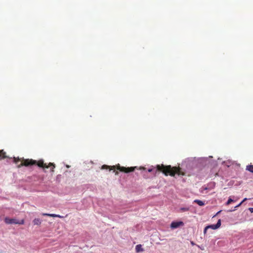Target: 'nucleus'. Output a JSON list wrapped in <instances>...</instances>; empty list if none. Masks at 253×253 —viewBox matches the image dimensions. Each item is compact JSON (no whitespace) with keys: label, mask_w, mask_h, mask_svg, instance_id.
I'll use <instances>...</instances> for the list:
<instances>
[{"label":"nucleus","mask_w":253,"mask_h":253,"mask_svg":"<svg viewBox=\"0 0 253 253\" xmlns=\"http://www.w3.org/2000/svg\"><path fill=\"white\" fill-rule=\"evenodd\" d=\"M246 170L253 173V165H250L246 167Z\"/></svg>","instance_id":"nucleus-11"},{"label":"nucleus","mask_w":253,"mask_h":253,"mask_svg":"<svg viewBox=\"0 0 253 253\" xmlns=\"http://www.w3.org/2000/svg\"><path fill=\"white\" fill-rule=\"evenodd\" d=\"M202 188L203 189V190H208V189H209V187L208 186V187H203Z\"/></svg>","instance_id":"nucleus-17"},{"label":"nucleus","mask_w":253,"mask_h":253,"mask_svg":"<svg viewBox=\"0 0 253 253\" xmlns=\"http://www.w3.org/2000/svg\"><path fill=\"white\" fill-rule=\"evenodd\" d=\"M42 215L43 216H50V217H60L61 218V216L59 215H58V214H49V213H42Z\"/></svg>","instance_id":"nucleus-8"},{"label":"nucleus","mask_w":253,"mask_h":253,"mask_svg":"<svg viewBox=\"0 0 253 253\" xmlns=\"http://www.w3.org/2000/svg\"><path fill=\"white\" fill-rule=\"evenodd\" d=\"M191 244H192V245H194V243H193V242H191Z\"/></svg>","instance_id":"nucleus-23"},{"label":"nucleus","mask_w":253,"mask_h":253,"mask_svg":"<svg viewBox=\"0 0 253 253\" xmlns=\"http://www.w3.org/2000/svg\"><path fill=\"white\" fill-rule=\"evenodd\" d=\"M102 169H109L110 170H114L115 171V169H116L118 170H119L121 172H124L125 173H128L130 172L133 171L135 169H138L137 167H131L126 168L124 167H121L119 165L117 166H109L106 165H104L101 167Z\"/></svg>","instance_id":"nucleus-3"},{"label":"nucleus","mask_w":253,"mask_h":253,"mask_svg":"<svg viewBox=\"0 0 253 253\" xmlns=\"http://www.w3.org/2000/svg\"><path fill=\"white\" fill-rule=\"evenodd\" d=\"M249 211H250L251 212H253V208H249Z\"/></svg>","instance_id":"nucleus-19"},{"label":"nucleus","mask_w":253,"mask_h":253,"mask_svg":"<svg viewBox=\"0 0 253 253\" xmlns=\"http://www.w3.org/2000/svg\"><path fill=\"white\" fill-rule=\"evenodd\" d=\"M209 228H207V226L205 228L204 230V233L205 234L207 233V231Z\"/></svg>","instance_id":"nucleus-16"},{"label":"nucleus","mask_w":253,"mask_h":253,"mask_svg":"<svg viewBox=\"0 0 253 253\" xmlns=\"http://www.w3.org/2000/svg\"><path fill=\"white\" fill-rule=\"evenodd\" d=\"M145 169V168H144V167H140V168H139V169Z\"/></svg>","instance_id":"nucleus-21"},{"label":"nucleus","mask_w":253,"mask_h":253,"mask_svg":"<svg viewBox=\"0 0 253 253\" xmlns=\"http://www.w3.org/2000/svg\"><path fill=\"white\" fill-rule=\"evenodd\" d=\"M4 221L7 224H23L24 223V220L23 219L21 221H18L16 219L5 218Z\"/></svg>","instance_id":"nucleus-4"},{"label":"nucleus","mask_w":253,"mask_h":253,"mask_svg":"<svg viewBox=\"0 0 253 253\" xmlns=\"http://www.w3.org/2000/svg\"><path fill=\"white\" fill-rule=\"evenodd\" d=\"M183 224L184 223L182 221L172 222L170 224V227L173 229L176 228L181 225H183Z\"/></svg>","instance_id":"nucleus-6"},{"label":"nucleus","mask_w":253,"mask_h":253,"mask_svg":"<svg viewBox=\"0 0 253 253\" xmlns=\"http://www.w3.org/2000/svg\"><path fill=\"white\" fill-rule=\"evenodd\" d=\"M215 186V182H211L208 184V187H209L210 189H211L214 188Z\"/></svg>","instance_id":"nucleus-13"},{"label":"nucleus","mask_w":253,"mask_h":253,"mask_svg":"<svg viewBox=\"0 0 253 253\" xmlns=\"http://www.w3.org/2000/svg\"><path fill=\"white\" fill-rule=\"evenodd\" d=\"M33 222L34 225H40L42 223L41 219L39 218L34 219Z\"/></svg>","instance_id":"nucleus-9"},{"label":"nucleus","mask_w":253,"mask_h":253,"mask_svg":"<svg viewBox=\"0 0 253 253\" xmlns=\"http://www.w3.org/2000/svg\"><path fill=\"white\" fill-rule=\"evenodd\" d=\"M194 202L197 203L200 206H203L205 205V203L200 200H194Z\"/></svg>","instance_id":"nucleus-10"},{"label":"nucleus","mask_w":253,"mask_h":253,"mask_svg":"<svg viewBox=\"0 0 253 253\" xmlns=\"http://www.w3.org/2000/svg\"><path fill=\"white\" fill-rule=\"evenodd\" d=\"M242 204V202H241L239 204H238V205L237 206H236L235 207V208H237L240 207Z\"/></svg>","instance_id":"nucleus-18"},{"label":"nucleus","mask_w":253,"mask_h":253,"mask_svg":"<svg viewBox=\"0 0 253 253\" xmlns=\"http://www.w3.org/2000/svg\"><path fill=\"white\" fill-rule=\"evenodd\" d=\"M247 200V198H245V199H244V200H243L241 202H242V204H243V203L245 201H246Z\"/></svg>","instance_id":"nucleus-20"},{"label":"nucleus","mask_w":253,"mask_h":253,"mask_svg":"<svg viewBox=\"0 0 253 253\" xmlns=\"http://www.w3.org/2000/svg\"><path fill=\"white\" fill-rule=\"evenodd\" d=\"M8 157L6 155L5 152L3 150H0V159H3L7 158Z\"/></svg>","instance_id":"nucleus-7"},{"label":"nucleus","mask_w":253,"mask_h":253,"mask_svg":"<svg viewBox=\"0 0 253 253\" xmlns=\"http://www.w3.org/2000/svg\"><path fill=\"white\" fill-rule=\"evenodd\" d=\"M189 210V208H188V207L181 208L180 209V211L182 212L187 211H188Z\"/></svg>","instance_id":"nucleus-14"},{"label":"nucleus","mask_w":253,"mask_h":253,"mask_svg":"<svg viewBox=\"0 0 253 253\" xmlns=\"http://www.w3.org/2000/svg\"><path fill=\"white\" fill-rule=\"evenodd\" d=\"M19 162H21V163L17 165V167L18 168H21L22 166L29 167L30 166L37 165L39 167L43 168H48L50 167H52L50 169V171L53 172H54V169L55 168V165L53 163H49L48 165H47L46 163H44L43 161L42 160L37 161L33 159H25L23 158H13V162L14 163L17 164Z\"/></svg>","instance_id":"nucleus-1"},{"label":"nucleus","mask_w":253,"mask_h":253,"mask_svg":"<svg viewBox=\"0 0 253 253\" xmlns=\"http://www.w3.org/2000/svg\"><path fill=\"white\" fill-rule=\"evenodd\" d=\"M148 171L150 172H152L154 175H156L158 171L162 172L165 175L168 176L169 175L171 176H174L175 174L178 175H184L185 173L181 170L179 167H171V166H165L163 164L157 165L156 168H153L148 169Z\"/></svg>","instance_id":"nucleus-2"},{"label":"nucleus","mask_w":253,"mask_h":253,"mask_svg":"<svg viewBox=\"0 0 253 253\" xmlns=\"http://www.w3.org/2000/svg\"><path fill=\"white\" fill-rule=\"evenodd\" d=\"M118 174V171L115 172V174L116 175H117Z\"/></svg>","instance_id":"nucleus-22"},{"label":"nucleus","mask_w":253,"mask_h":253,"mask_svg":"<svg viewBox=\"0 0 253 253\" xmlns=\"http://www.w3.org/2000/svg\"><path fill=\"white\" fill-rule=\"evenodd\" d=\"M221 225V220L219 219L216 224H212L207 226V228H211L213 230L218 228Z\"/></svg>","instance_id":"nucleus-5"},{"label":"nucleus","mask_w":253,"mask_h":253,"mask_svg":"<svg viewBox=\"0 0 253 253\" xmlns=\"http://www.w3.org/2000/svg\"><path fill=\"white\" fill-rule=\"evenodd\" d=\"M232 202H233V200L231 198H229V199L228 200L227 203H226V205H228L230 203H231Z\"/></svg>","instance_id":"nucleus-15"},{"label":"nucleus","mask_w":253,"mask_h":253,"mask_svg":"<svg viewBox=\"0 0 253 253\" xmlns=\"http://www.w3.org/2000/svg\"><path fill=\"white\" fill-rule=\"evenodd\" d=\"M135 250L136 252H139L140 251H143L142 249L141 248V246L140 245H137L136 246Z\"/></svg>","instance_id":"nucleus-12"}]
</instances>
